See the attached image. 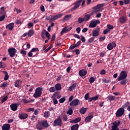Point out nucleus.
Masks as SVG:
<instances>
[{"label":"nucleus","instance_id":"nucleus-41","mask_svg":"<svg viewBox=\"0 0 130 130\" xmlns=\"http://www.w3.org/2000/svg\"><path fill=\"white\" fill-rule=\"evenodd\" d=\"M108 32H110V30L109 29L106 28L103 30L104 35H106V34H108Z\"/></svg>","mask_w":130,"mask_h":130},{"label":"nucleus","instance_id":"nucleus-40","mask_svg":"<svg viewBox=\"0 0 130 130\" xmlns=\"http://www.w3.org/2000/svg\"><path fill=\"white\" fill-rule=\"evenodd\" d=\"M95 80L96 79H94V77H91L89 80L90 84H92V83H94V82H95Z\"/></svg>","mask_w":130,"mask_h":130},{"label":"nucleus","instance_id":"nucleus-2","mask_svg":"<svg viewBox=\"0 0 130 130\" xmlns=\"http://www.w3.org/2000/svg\"><path fill=\"white\" fill-rule=\"evenodd\" d=\"M49 127V124H48V122L46 120L39 122L36 125L37 129L38 130H42L44 128H47Z\"/></svg>","mask_w":130,"mask_h":130},{"label":"nucleus","instance_id":"nucleus-15","mask_svg":"<svg viewBox=\"0 0 130 130\" xmlns=\"http://www.w3.org/2000/svg\"><path fill=\"white\" fill-rule=\"evenodd\" d=\"M119 21L121 24H124L127 21V17L125 16H123L119 18Z\"/></svg>","mask_w":130,"mask_h":130},{"label":"nucleus","instance_id":"nucleus-5","mask_svg":"<svg viewBox=\"0 0 130 130\" xmlns=\"http://www.w3.org/2000/svg\"><path fill=\"white\" fill-rule=\"evenodd\" d=\"M9 52V55L10 57H14L16 55V52H17V50L14 48H9L8 50Z\"/></svg>","mask_w":130,"mask_h":130},{"label":"nucleus","instance_id":"nucleus-18","mask_svg":"<svg viewBox=\"0 0 130 130\" xmlns=\"http://www.w3.org/2000/svg\"><path fill=\"white\" fill-rule=\"evenodd\" d=\"M79 75L80 77H84L87 75V70L85 69L80 70L79 72Z\"/></svg>","mask_w":130,"mask_h":130},{"label":"nucleus","instance_id":"nucleus-44","mask_svg":"<svg viewBox=\"0 0 130 130\" xmlns=\"http://www.w3.org/2000/svg\"><path fill=\"white\" fill-rule=\"evenodd\" d=\"M102 82L105 83L106 84H108L110 82V80H106L105 78H103L102 80Z\"/></svg>","mask_w":130,"mask_h":130},{"label":"nucleus","instance_id":"nucleus-29","mask_svg":"<svg viewBox=\"0 0 130 130\" xmlns=\"http://www.w3.org/2000/svg\"><path fill=\"white\" fill-rule=\"evenodd\" d=\"M46 34V30L45 29L42 30L41 32V38H42V39H44V38H45Z\"/></svg>","mask_w":130,"mask_h":130},{"label":"nucleus","instance_id":"nucleus-31","mask_svg":"<svg viewBox=\"0 0 130 130\" xmlns=\"http://www.w3.org/2000/svg\"><path fill=\"white\" fill-rule=\"evenodd\" d=\"M4 74L5 75L4 77L5 81H8L9 80V74L7 71H3Z\"/></svg>","mask_w":130,"mask_h":130},{"label":"nucleus","instance_id":"nucleus-25","mask_svg":"<svg viewBox=\"0 0 130 130\" xmlns=\"http://www.w3.org/2000/svg\"><path fill=\"white\" fill-rule=\"evenodd\" d=\"M79 124H76L71 127V130H78L79 129Z\"/></svg>","mask_w":130,"mask_h":130},{"label":"nucleus","instance_id":"nucleus-22","mask_svg":"<svg viewBox=\"0 0 130 130\" xmlns=\"http://www.w3.org/2000/svg\"><path fill=\"white\" fill-rule=\"evenodd\" d=\"M112 124H113V126L118 127V126H119V125L120 124V121L116 120V121H114V122H113Z\"/></svg>","mask_w":130,"mask_h":130},{"label":"nucleus","instance_id":"nucleus-19","mask_svg":"<svg viewBox=\"0 0 130 130\" xmlns=\"http://www.w3.org/2000/svg\"><path fill=\"white\" fill-rule=\"evenodd\" d=\"M10 128V124H4L2 127V130H9Z\"/></svg>","mask_w":130,"mask_h":130},{"label":"nucleus","instance_id":"nucleus-51","mask_svg":"<svg viewBox=\"0 0 130 130\" xmlns=\"http://www.w3.org/2000/svg\"><path fill=\"white\" fill-rule=\"evenodd\" d=\"M20 53L21 54H23V55H26V54H27V51L21 49L20 50Z\"/></svg>","mask_w":130,"mask_h":130},{"label":"nucleus","instance_id":"nucleus-36","mask_svg":"<svg viewBox=\"0 0 130 130\" xmlns=\"http://www.w3.org/2000/svg\"><path fill=\"white\" fill-rule=\"evenodd\" d=\"M8 85H9L8 82H3L1 85V88H6L8 86Z\"/></svg>","mask_w":130,"mask_h":130},{"label":"nucleus","instance_id":"nucleus-7","mask_svg":"<svg viewBox=\"0 0 130 130\" xmlns=\"http://www.w3.org/2000/svg\"><path fill=\"white\" fill-rule=\"evenodd\" d=\"M100 23V20H92L90 22L89 25V28H95V27H96V26H97V25H98V24H99Z\"/></svg>","mask_w":130,"mask_h":130},{"label":"nucleus","instance_id":"nucleus-13","mask_svg":"<svg viewBox=\"0 0 130 130\" xmlns=\"http://www.w3.org/2000/svg\"><path fill=\"white\" fill-rule=\"evenodd\" d=\"M18 116L20 119H26L28 117V114L26 113H19Z\"/></svg>","mask_w":130,"mask_h":130},{"label":"nucleus","instance_id":"nucleus-27","mask_svg":"<svg viewBox=\"0 0 130 130\" xmlns=\"http://www.w3.org/2000/svg\"><path fill=\"white\" fill-rule=\"evenodd\" d=\"M81 121V117H78L76 118L75 119H74L73 121H71V123H74L75 122V123H78V122H80Z\"/></svg>","mask_w":130,"mask_h":130},{"label":"nucleus","instance_id":"nucleus-53","mask_svg":"<svg viewBox=\"0 0 130 130\" xmlns=\"http://www.w3.org/2000/svg\"><path fill=\"white\" fill-rule=\"evenodd\" d=\"M51 48H52V46H50L46 50H45L44 53H47L50 50V49H51Z\"/></svg>","mask_w":130,"mask_h":130},{"label":"nucleus","instance_id":"nucleus-49","mask_svg":"<svg viewBox=\"0 0 130 130\" xmlns=\"http://www.w3.org/2000/svg\"><path fill=\"white\" fill-rule=\"evenodd\" d=\"M73 109H70L67 111V114H69V115H72V114H73Z\"/></svg>","mask_w":130,"mask_h":130},{"label":"nucleus","instance_id":"nucleus-30","mask_svg":"<svg viewBox=\"0 0 130 130\" xmlns=\"http://www.w3.org/2000/svg\"><path fill=\"white\" fill-rule=\"evenodd\" d=\"M49 116H50V112H49V111H45V112L44 113V117H49Z\"/></svg>","mask_w":130,"mask_h":130},{"label":"nucleus","instance_id":"nucleus-60","mask_svg":"<svg viewBox=\"0 0 130 130\" xmlns=\"http://www.w3.org/2000/svg\"><path fill=\"white\" fill-rule=\"evenodd\" d=\"M73 51L75 52L76 55H79V54H80V50H79L78 49H76L75 50H74Z\"/></svg>","mask_w":130,"mask_h":130},{"label":"nucleus","instance_id":"nucleus-16","mask_svg":"<svg viewBox=\"0 0 130 130\" xmlns=\"http://www.w3.org/2000/svg\"><path fill=\"white\" fill-rule=\"evenodd\" d=\"M22 83H23V82L22 81V80H16L15 82V84L14 86L15 87H16V88H20V87H21L22 86Z\"/></svg>","mask_w":130,"mask_h":130},{"label":"nucleus","instance_id":"nucleus-26","mask_svg":"<svg viewBox=\"0 0 130 130\" xmlns=\"http://www.w3.org/2000/svg\"><path fill=\"white\" fill-rule=\"evenodd\" d=\"M27 35L28 37H31V36H33V35H34V30H33V29H30L28 31Z\"/></svg>","mask_w":130,"mask_h":130},{"label":"nucleus","instance_id":"nucleus-52","mask_svg":"<svg viewBox=\"0 0 130 130\" xmlns=\"http://www.w3.org/2000/svg\"><path fill=\"white\" fill-rule=\"evenodd\" d=\"M65 101H66L65 97L62 98L59 100V103H63V102H64Z\"/></svg>","mask_w":130,"mask_h":130},{"label":"nucleus","instance_id":"nucleus-32","mask_svg":"<svg viewBox=\"0 0 130 130\" xmlns=\"http://www.w3.org/2000/svg\"><path fill=\"white\" fill-rule=\"evenodd\" d=\"M84 19V21L85 22H88V21H89V20H90V19H91V17L90 16V15L89 14H86L84 16V18H83Z\"/></svg>","mask_w":130,"mask_h":130},{"label":"nucleus","instance_id":"nucleus-50","mask_svg":"<svg viewBox=\"0 0 130 130\" xmlns=\"http://www.w3.org/2000/svg\"><path fill=\"white\" fill-rule=\"evenodd\" d=\"M49 91L50 92H55L56 91V89H55V87H51V88H50Z\"/></svg>","mask_w":130,"mask_h":130},{"label":"nucleus","instance_id":"nucleus-57","mask_svg":"<svg viewBox=\"0 0 130 130\" xmlns=\"http://www.w3.org/2000/svg\"><path fill=\"white\" fill-rule=\"evenodd\" d=\"M92 100L93 101H96V100H98V98H99V95H96L95 96L92 97Z\"/></svg>","mask_w":130,"mask_h":130},{"label":"nucleus","instance_id":"nucleus-10","mask_svg":"<svg viewBox=\"0 0 130 130\" xmlns=\"http://www.w3.org/2000/svg\"><path fill=\"white\" fill-rule=\"evenodd\" d=\"M83 2L82 0H79L76 1L75 3V6L72 8V11H75V10H76V9H78L80 7V4Z\"/></svg>","mask_w":130,"mask_h":130},{"label":"nucleus","instance_id":"nucleus-54","mask_svg":"<svg viewBox=\"0 0 130 130\" xmlns=\"http://www.w3.org/2000/svg\"><path fill=\"white\" fill-rule=\"evenodd\" d=\"M89 92L87 93L85 95H84V99L85 100H88L89 98Z\"/></svg>","mask_w":130,"mask_h":130},{"label":"nucleus","instance_id":"nucleus-35","mask_svg":"<svg viewBox=\"0 0 130 130\" xmlns=\"http://www.w3.org/2000/svg\"><path fill=\"white\" fill-rule=\"evenodd\" d=\"M128 106H129V102H126L122 106V108H123V109H124V108H126L127 107H128Z\"/></svg>","mask_w":130,"mask_h":130},{"label":"nucleus","instance_id":"nucleus-63","mask_svg":"<svg viewBox=\"0 0 130 130\" xmlns=\"http://www.w3.org/2000/svg\"><path fill=\"white\" fill-rule=\"evenodd\" d=\"M22 101L25 104L26 103H30V102H31L30 101H27L26 99H23Z\"/></svg>","mask_w":130,"mask_h":130},{"label":"nucleus","instance_id":"nucleus-58","mask_svg":"<svg viewBox=\"0 0 130 130\" xmlns=\"http://www.w3.org/2000/svg\"><path fill=\"white\" fill-rule=\"evenodd\" d=\"M61 77H62L61 75L58 76L57 79H56V81H57V82H59V81L61 80Z\"/></svg>","mask_w":130,"mask_h":130},{"label":"nucleus","instance_id":"nucleus-46","mask_svg":"<svg viewBox=\"0 0 130 130\" xmlns=\"http://www.w3.org/2000/svg\"><path fill=\"white\" fill-rule=\"evenodd\" d=\"M94 40H95V38L92 37L88 40V42H89V43H92V42H93Z\"/></svg>","mask_w":130,"mask_h":130},{"label":"nucleus","instance_id":"nucleus-11","mask_svg":"<svg viewBox=\"0 0 130 130\" xmlns=\"http://www.w3.org/2000/svg\"><path fill=\"white\" fill-rule=\"evenodd\" d=\"M80 101L77 99L74 100L70 103V106H78Z\"/></svg>","mask_w":130,"mask_h":130},{"label":"nucleus","instance_id":"nucleus-43","mask_svg":"<svg viewBox=\"0 0 130 130\" xmlns=\"http://www.w3.org/2000/svg\"><path fill=\"white\" fill-rule=\"evenodd\" d=\"M31 52H38L39 51V49L38 48H34L30 50Z\"/></svg>","mask_w":130,"mask_h":130},{"label":"nucleus","instance_id":"nucleus-34","mask_svg":"<svg viewBox=\"0 0 130 130\" xmlns=\"http://www.w3.org/2000/svg\"><path fill=\"white\" fill-rule=\"evenodd\" d=\"M107 99L111 102V101H114L115 100V96L112 95H109L107 96Z\"/></svg>","mask_w":130,"mask_h":130},{"label":"nucleus","instance_id":"nucleus-8","mask_svg":"<svg viewBox=\"0 0 130 130\" xmlns=\"http://www.w3.org/2000/svg\"><path fill=\"white\" fill-rule=\"evenodd\" d=\"M92 35L93 37H98L100 35V28L98 27L95 29L92 30Z\"/></svg>","mask_w":130,"mask_h":130},{"label":"nucleus","instance_id":"nucleus-4","mask_svg":"<svg viewBox=\"0 0 130 130\" xmlns=\"http://www.w3.org/2000/svg\"><path fill=\"white\" fill-rule=\"evenodd\" d=\"M53 126H61L62 125V122H61V118L59 117H58L54 121L53 124Z\"/></svg>","mask_w":130,"mask_h":130},{"label":"nucleus","instance_id":"nucleus-20","mask_svg":"<svg viewBox=\"0 0 130 130\" xmlns=\"http://www.w3.org/2000/svg\"><path fill=\"white\" fill-rule=\"evenodd\" d=\"M92 118H93V115H90L85 118L84 121L85 122H90Z\"/></svg>","mask_w":130,"mask_h":130},{"label":"nucleus","instance_id":"nucleus-33","mask_svg":"<svg viewBox=\"0 0 130 130\" xmlns=\"http://www.w3.org/2000/svg\"><path fill=\"white\" fill-rule=\"evenodd\" d=\"M60 94V92L59 91H56L54 93L52 96V99H54L55 98H56V97Z\"/></svg>","mask_w":130,"mask_h":130},{"label":"nucleus","instance_id":"nucleus-14","mask_svg":"<svg viewBox=\"0 0 130 130\" xmlns=\"http://www.w3.org/2000/svg\"><path fill=\"white\" fill-rule=\"evenodd\" d=\"M19 106V104L15 103V104H12L10 105V108L12 111H17V109H18V107Z\"/></svg>","mask_w":130,"mask_h":130},{"label":"nucleus","instance_id":"nucleus-59","mask_svg":"<svg viewBox=\"0 0 130 130\" xmlns=\"http://www.w3.org/2000/svg\"><path fill=\"white\" fill-rule=\"evenodd\" d=\"M106 71L104 69H103L101 72H100V75H106Z\"/></svg>","mask_w":130,"mask_h":130},{"label":"nucleus","instance_id":"nucleus-6","mask_svg":"<svg viewBox=\"0 0 130 130\" xmlns=\"http://www.w3.org/2000/svg\"><path fill=\"white\" fill-rule=\"evenodd\" d=\"M123 114H124V109L120 108L117 111L116 116V117H120V116H122Z\"/></svg>","mask_w":130,"mask_h":130},{"label":"nucleus","instance_id":"nucleus-64","mask_svg":"<svg viewBox=\"0 0 130 130\" xmlns=\"http://www.w3.org/2000/svg\"><path fill=\"white\" fill-rule=\"evenodd\" d=\"M53 102L54 104H57L58 103V102L57 101V100L56 99H53Z\"/></svg>","mask_w":130,"mask_h":130},{"label":"nucleus","instance_id":"nucleus-3","mask_svg":"<svg viewBox=\"0 0 130 130\" xmlns=\"http://www.w3.org/2000/svg\"><path fill=\"white\" fill-rule=\"evenodd\" d=\"M42 95V88L38 87L36 89V91L34 94V97L35 98H39L40 96Z\"/></svg>","mask_w":130,"mask_h":130},{"label":"nucleus","instance_id":"nucleus-21","mask_svg":"<svg viewBox=\"0 0 130 130\" xmlns=\"http://www.w3.org/2000/svg\"><path fill=\"white\" fill-rule=\"evenodd\" d=\"M72 18V15H67L64 17V18L62 19V22H66V21H69L70 19Z\"/></svg>","mask_w":130,"mask_h":130},{"label":"nucleus","instance_id":"nucleus-61","mask_svg":"<svg viewBox=\"0 0 130 130\" xmlns=\"http://www.w3.org/2000/svg\"><path fill=\"white\" fill-rule=\"evenodd\" d=\"M97 7L99 9H101V8H103V7H104V4L98 5Z\"/></svg>","mask_w":130,"mask_h":130},{"label":"nucleus","instance_id":"nucleus-55","mask_svg":"<svg viewBox=\"0 0 130 130\" xmlns=\"http://www.w3.org/2000/svg\"><path fill=\"white\" fill-rule=\"evenodd\" d=\"M6 18V15L4 14L2 16H0V22L4 21Z\"/></svg>","mask_w":130,"mask_h":130},{"label":"nucleus","instance_id":"nucleus-28","mask_svg":"<svg viewBox=\"0 0 130 130\" xmlns=\"http://www.w3.org/2000/svg\"><path fill=\"white\" fill-rule=\"evenodd\" d=\"M76 87H77L76 83H74L69 87V91H72L73 90H75V89H76Z\"/></svg>","mask_w":130,"mask_h":130},{"label":"nucleus","instance_id":"nucleus-24","mask_svg":"<svg viewBox=\"0 0 130 130\" xmlns=\"http://www.w3.org/2000/svg\"><path fill=\"white\" fill-rule=\"evenodd\" d=\"M87 109H88L87 108H84L82 107L81 109H80L79 112L81 113V114H85L86 113V111H87Z\"/></svg>","mask_w":130,"mask_h":130},{"label":"nucleus","instance_id":"nucleus-9","mask_svg":"<svg viewBox=\"0 0 130 130\" xmlns=\"http://www.w3.org/2000/svg\"><path fill=\"white\" fill-rule=\"evenodd\" d=\"M62 16H63V13H60L55 15L50 19V22H54L55 20H57V19H60Z\"/></svg>","mask_w":130,"mask_h":130},{"label":"nucleus","instance_id":"nucleus-48","mask_svg":"<svg viewBox=\"0 0 130 130\" xmlns=\"http://www.w3.org/2000/svg\"><path fill=\"white\" fill-rule=\"evenodd\" d=\"M8 99H9V96L8 95L5 96L4 98H3L2 100V103H4V102H6Z\"/></svg>","mask_w":130,"mask_h":130},{"label":"nucleus","instance_id":"nucleus-37","mask_svg":"<svg viewBox=\"0 0 130 130\" xmlns=\"http://www.w3.org/2000/svg\"><path fill=\"white\" fill-rule=\"evenodd\" d=\"M6 67L7 64H6V63L3 62H0V69H5Z\"/></svg>","mask_w":130,"mask_h":130},{"label":"nucleus","instance_id":"nucleus-47","mask_svg":"<svg viewBox=\"0 0 130 130\" xmlns=\"http://www.w3.org/2000/svg\"><path fill=\"white\" fill-rule=\"evenodd\" d=\"M105 39H106V37H105V36H104L103 37H100L99 38V41H104V40H105Z\"/></svg>","mask_w":130,"mask_h":130},{"label":"nucleus","instance_id":"nucleus-42","mask_svg":"<svg viewBox=\"0 0 130 130\" xmlns=\"http://www.w3.org/2000/svg\"><path fill=\"white\" fill-rule=\"evenodd\" d=\"M107 27L108 28V29H109V30H112L113 29V28H114V27L113 26V25H111V24H107Z\"/></svg>","mask_w":130,"mask_h":130},{"label":"nucleus","instance_id":"nucleus-38","mask_svg":"<svg viewBox=\"0 0 130 130\" xmlns=\"http://www.w3.org/2000/svg\"><path fill=\"white\" fill-rule=\"evenodd\" d=\"M83 22H85V18L79 17L78 18V23H79V24H82V23H83Z\"/></svg>","mask_w":130,"mask_h":130},{"label":"nucleus","instance_id":"nucleus-62","mask_svg":"<svg viewBox=\"0 0 130 130\" xmlns=\"http://www.w3.org/2000/svg\"><path fill=\"white\" fill-rule=\"evenodd\" d=\"M51 19H52V15H50L49 16H47L46 17V20H50H50H51Z\"/></svg>","mask_w":130,"mask_h":130},{"label":"nucleus","instance_id":"nucleus-17","mask_svg":"<svg viewBox=\"0 0 130 130\" xmlns=\"http://www.w3.org/2000/svg\"><path fill=\"white\" fill-rule=\"evenodd\" d=\"M14 27H15V23L12 22L7 25L6 28L8 29L10 31H12L14 29Z\"/></svg>","mask_w":130,"mask_h":130},{"label":"nucleus","instance_id":"nucleus-1","mask_svg":"<svg viewBox=\"0 0 130 130\" xmlns=\"http://www.w3.org/2000/svg\"><path fill=\"white\" fill-rule=\"evenodd\" d=\"M127 78V73L125 71H122L118 76V81L120 82V85L122 86H125L128 82V79H126Z\"/></svg>","mask_w":130,"mask_h":130},{"label":"nucleus","instance_id":"nucleus-56","mask_svg":"<svg viewBox=\"0 0 130 130\" xmlns=\"http://www.w3.org/2000/svg\"><path fill=\"white\" fill-rule=\"evenodd\" d=\"M76 47H77L76 45H71L69 48L70 50H73V49L76 48Z\"/></svg>","mask_w":130,"mask_h":130},{"label":"nucleus","instance_id":"nucleus-45","mask_svg":"<svg viewBox=\"0 0 130 130\" xmlns=\"http://www.w3.org/2000/svg\"><path fill=\"white\" fill-rule=\"evenodd\" d=\"M46 37L48 38V40H50V34H49V32L48 31L46 30Z\"/></svg>","mask_w":130,"mask_h":130},{"label":"nucleus","instance_id":"nucleus-39","mask_svg":"<svg viewBox=\"0 0 130 130\" xmlns=\"http://www.w3.org/2000/svg\"><path fill=\"white\" fill-rule=\"evenodd\" d=\"M64 33H68V29L67 27H64L60 32V35H63Z\"/></svg>","mask_w":130,"mask_h":130},{"label":"nucleus","instance_id":"nucleus-23","mask_svg":"<svg viewBox=\"0 0 130 130\" xmlns=\"http://www.w3.org/2000/svg\"><path fill=\"white\" fill-rule=\"evenodd\" d=\"M55 89L56 91H59L61 89V85L60 83H57L55 85Z\"/></svg>","mask_w":130,"mask_h":130},{"label":"nucleus","instance_id":"nucleus-12","mask_svg":"<svg viewBox=\"0 0 130 130\" xmlns=\"http://www.w3.org/2000/svg\"><path fill=\"white\" fill-rule=\"evenodd\" d=\"M113 47H116V43L115 42H112V43H109L107 45V49L108 50H112L113 49Z\"/></svg>","mask_w":130,"mask_h":130}]
</instances>
